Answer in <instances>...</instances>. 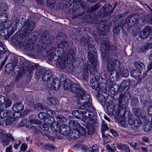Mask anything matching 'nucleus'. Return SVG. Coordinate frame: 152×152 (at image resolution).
<instances>
[{"instance_id":"nucleus-1","label":"nucleus","mask_w":152,"mask_h":152,"mask_svg":"<svg viewBox=\"0 0 152 152\" xmlns=\"http://www.w3.org/2000/svg\"><path fill=\"white\" fill-rule=\"evenodd\" d=\"M89 71L91 75L90 76V83L91 86L92 88L97 91V93L98 94L99 96L98 99L99 102L102 104L103 106L105 105L106 102V99L105 96L100 94H99L100 92V85L97 81L99 78V76L97 74L96 67H92L90 68Z\"/></svg>"},{"instance_id":"nucleus-2","label":"nucleus","mask_w":152,"mask_h":152,"mask_svg":"<svg viewBox=\"0 0 152 152\" xmlns=\"http://www.w3.org/2000/svg\"><path fill=\"white\" fill-rule=\"evenodd\" d=\"M72 114L73 116L78 118H80L81 116L84 117L82 121L86 124L90 125L93 123L94 119L92 118L94 115V112L86 110H75L72 112Z\"/></svg>"},{"instance_id":"nucleus-3","label":"nucleus","mask_w":152,"mask_h":152,"mask_svg":"<svg viewBox=\"0 0 152 152\" xmlns=\"http://www.w3.org/2000/svg\"><path fill=\"white\" fill-rule=\"evenodd\" d=\"M118 59L113 58L109 59L107 62V69L110 72V76L113 75L116 76L118 75V69L121 66Z\"/></svg>"},{"instance_id":"nucleus-4","label":"nucleus","mask_w":152,"mask_h":152,"mask_svg":"<svg viewBox=\"0 0 152 152\" xmlns=\"http://www.w3.org/2000/svg\"><path fill=\"white\" fill-rule=\"evenodd\" d=\"M90 97V96L88 94L82 96L78 97L79 98L78 102L80 104L82 105L80 107V109L81 110H88L94 112V109L90 102H89Z\"/></svg>"},{"instance_id":"nucleus-5","label":"nucleus","mask_w":152,"mask_h":152,"mask_svg":"<svg viewBox=\"0 0 152 152\" xmlns=\"http://www.w3.org/2000/svg\"><path fill=\"white\" fill-rule=\"evenodd\" d=\"M88 49L89 52L88 55V58L90 61L91 67H96L97 64V53L94 46L92 45L88 44Z\"/></svg>"},{"instance_id":"nucleus-6","label":"nucleus","mask_w":152,"mask_h":152,"mask_svg":"<svg viewBox=\"0 0 152 152\" xmlns=\"http://www.w3.org/2000/svg\"><path fill=\"white\" fill-rule=\"evenodd\" d=\"M102 43L100 46L101 50L103 57L107 59L108 57V54L106 49L109 50H114L115 46L114 44H110L108 40H102L101 41Z\"/></svg>"},{"instance_id":"nucleus-7","label":"nucleus","mask_w":152,"mask_h":152,"mask_svg":"<svg viewBox=\"0 0 152 152\" xmlns=\"http://www.w3.org/2000/svg\"><path fill=\"white\" fill-rule=\"evenodd\" d=\"M23 45L26 51L28 52H34L39 55L45 47L44 45H34L32 43H29V41L23 43Z\"/></svg>"},{"instance_id":"nucleus-8","label":"nucleus","mask_w":152,"mask_h":152,"mask_svg":"<svg viewBox=\"0 0 152 152\" xmlns=\"http://www.w3.org/2000/svg\"><path fill=\"white\" fill-rule=\"evenodd\" d=\"M140 18L138 15H132L129 18H127L124 23H121L119 25L122 27H125L126 28L128 27L132 28L138 21Z\"/></svg>"},{"instance_id":"nucleus-9","label":"nucleus","mask_w":152,"mask_h":152,"mask_svg":"<svg viewBox=\"0 0 152 152\" xmlns=\"http://www.w3.org/2000/svg\"><path fill=\"white\" fill-rule=\"evenodd\" d=\"M24 24V29L22 34L23 36L25 37L30 35L32 33L35 24L34 22L29 20H27Z\"/></svg>"},{"instance_id":"nucleus-10","label":"nucleus","mask_w":152,"mask_h":152,"mask_svg":"<svg viewBox=\"0 0 152 152\" xmlns=\"http://www.w3.org/2000/svg\"><path fill=\"white\" fill-rule=\"evenodd\" d=\"M91 22L94 24H98L97 28L99 31H104L103 30L104 29L106 31H108L109 29V26L107 24L106 22L102 20L100 17L99 15L96 16V19H94L93 20H92Z\"/></svg>"},{"instance_id":"nucleus-11","label":"nucleus","mask_w":152,"mask_h":152,"mask_svg":"<svg viewBox=\"0 0 152 152\" xmlns=\"http://www.w3.org/2000/svg\"><path fill=\"white\" fill-rule=\"evenodd\" d=\"M71 91L74 94L76 97L82 96L86 94L85 91L81 88V86L77 83H73L71 88Z\"/></svg>"},{"instance_id":"nucleus-12","label":"nucleus","mask_w":152,"mask_h":152,"mask_svg":"<svg viewBox=\"0 0 152 152\" xmlns=\"http://www.w3.org/2000/svg\"><path fill=\"white\" fill-rule=\"evenodd\" d=\"M54 38L51 36H49L47 31H43L41 35L39 42L42 44L49 46L52 42V40Z\"/></svg>"},{"instance_id":"nucleus-13","label":"nucleus","mask_w":152,"mask_h":152,"mask_svg":"<svg viewBox=\"0 0 152 152\" xmlns=\"http://www.w3.org/2000/svg\"><path fill=\"white\" fill-rule=\"evenodd\" d=\"M111 104H108L107 106V112L108 114L112 116L113 115L115 117H116L120 114L121 115L122 114V110H119L118 109L115 110V105L112 103L111 102Z\"/></svg>"},{"instance_id":"nucleus-14","label":"nucleus","mask_w":152,"mask_h":152,"mask_svg":"<svg viewBox=\"0 0 152 152\" xmlns=\"http://www.w3.org/2000/svg\"><path fill=\"white\" fill-rule=\"evenodd\" d=\"M5 26L0 25V36L1 37L5 36L7 38H9L13 34V31L12 28H7Z\"/></svg>"},{"instance_id":"nucleus-15","label":"nucleus","mask_w":152,"mask_h":152,"mask_svg":"<svg viewBox=\"0 0 152 152\" xmlns=\"http://www.w3.org/2000/svg\"><path fill=\"white\" fill-rule=\"evenodd\" d=\"M113 11L112 6L110 4H106L103 6L99 10L101 13L105 16L111 14Z\"/></svg>"},{"instance_id":"nucleus-16","label":"nucleus","mask_w":152,"mask_h":152,"mask_svg":"<svg viewBox=\"0 0 152 152\" xmlns=\"http://www.w3.org/2000/svg\"><path fill=\"white\" fill-rule=\"evenodd\" d=\"M124 96L123 94H121L119 96L118 99H115L114 97V99H115V101H117L118 100V106L120 109V110H122V114L123 115L125 113L126 111V108L127 107L126 105L124 104H122V100L124 98Z\"/></svg>"},{"instance_id":"nucleus-17","label":"nucleus","mask_w":152,"mask_h":152,"mask_svg":"<svg viewBox=\"0 0 152 152\" xmlns=\"http://www.w3.org/2000/svg\"><path fill=\"white\" fill-rule=\"evenodd\" d=\"M151 32V28L149 26H146L140 31L139 36L142 39H146L150 34Z\"/></svg>"},{"instance_id":"nucleus-18","label":"nucleus","mask_w":152,"mask_h":152,"mask_svg":"<svg viewBox=\"0 0 152 152\" xmlns=\"http://www.w3.org/2000/svg\"><path fill=\"white\" fill-rule=\"evenodd\" d=\"M56 49L54 48H50L47 51V53L48 54V58L50 60H53L54 61H56L58 56H56Z\"/></svg>"},{"instance_id":"nucleus-19","label":"nucleus","mask_w":152,"mask_h":152,"mask_svg":"<svg viewBox=\"0 0 152 152\" xmlns=\"http://www.w3.org/2000/svg\"><path fill=\"white\" fill-rule=\"evenodd\" d=\"M67 61L64 57H59L56 62L57 66L60 69H64L67 66Z\"/></svg>"},{"instance_id":"nucleus-20","label":"nucleus","mask_w":152,"mask_h":152,"mask_svg":"<svg viewBox=\"0 0 152 152\" xmlns=\"http://www.w3.org/2000/svg\"><path fill=\"white\" fill-rule=\"evenodd\" d=\"M7 14L4 13L0 15V25L6 26L7 28H10L11 25L9 24L7 21Z\"/></svg>"},{"instance_id":"nucleus-21","label":"nucleus","mask_w":152,"mask_h":152,"mask_svg":"<svg viewBox=\"0 0 152 152\" xmlns=\"http://www.w3.org/2000/svg\"><path fill=\"white\" fill-rule=\"evenodd\" d=\"M60 43H58L57 45V47L58 48L57 53L58 54L59 52L61 54L64 52V50L63 47H65L66 48L68 46V44L66 41L64 39Z\"/></svg>"},{"instance_id":"nucleus-22","label":"nucleus","mask_w":152,"mask_h":152,"mask_svg":"<svg viewBox=\"0 0 152 152\" xmlns=\"http://www.w3.org/2000/svg\"><path fill=\"white\" fill-rule=\"evenodd\" d=\"M59 132L60 134L63 135H69L70 132L69 129L67 125L62 124L60 126Z\"/></svg>"},{"instance_id":"nucleus-23","label":"nucleus","mask_w":152,"mask_h":152,"mask_svg":"<svg viewBox=\"0 0 152 152\" xmlns=\"http://www.w3.org/2000/svg\"><path fill=\"white\" fill-rule=\"evenodd\" d=\"M14 140L13 136L11 134H7L5 138L2 139L1 141V144L6 146L9 144V142L12 141Z\"/></svg>"},{"instance_id":"nucleus-24","label":"nucleus","mask_w":152,"mask_h":152,"mask_svg":"<svg viewBox=\"0 0 152 152\" xmlns=\"http://www.w3.org/2000/svg\"><path fill=\"white\" fill-rule=\"evenodd\" d=\"M129 71L126 69H125L124 66H121L119 69H118V74L119 73L122 77H128L129 75Z\"/></svg>"},{"instance_id":"nucleus-25","label":"nucleus","mask_w":152,"mask_h":152,"mask_svg":"<svg viewBox=\"0 0 152 152\" xmlns=\"http://www.w3.org/2000/svg\"><path fill=\"white\" fill-rule=\"evenodd\" d=\"M60 82L63 85L64 88L65 90H68L71 88L72 84L73 83L71 82L69 79H66L62 80V78L60 80Z\"/></svg>"},{"instance_id":"nucleus-26","label":"nucleus","mask_w":152,"mask_h":152,"mask_svg":"<svg viewBox=\"0 0 152 152\" xmlns=\"http://www.w3.org/2000/svg\"><path fill=\"white\" fill-rule=\"evenodd\" d=\"M59 125L58 122H55L54 123H52L50 126V128L53 132H55V134L58 139H60L59 138L58 135V136L57 133L58 132V131L59 130Z\"/></svg>"},{"instance_id":"nucleus-27","label":"nucleus","mask_w":152,"mask_h":152,"mask_svg":"<svg viewBox=\"0 0 152 152\" xmlns=\"http://www.w3.org/2000/svg\"><path fill=\"white\" fill-rule=\"evenodd\" d=\"M24 108V105L20 103H17L13 105V110L15 112H19L23 110Z\"/></svg>"},{"instance_id":"nucleus-28","label":"nucleus","mask_w":152,"mask_h":152,"mask_svg":"<svg viewBox=\"0 0 152 152\" xmlns=\"http://www.w3.org/2000/svg\"><path fill=\"white\" fill-rule=\"evenodd\" d=\"M60 80H59L57 78L53 79V82L51 83V87L55 90L58 89L59 88Z\"/></svg>"},{"instance_id":"nucleus-29","label":"nucleus","mask_w":152,"mask_h":152,"mask_svg":"<svg viewBox=\"0 0 152 152\" xmlns=\"http://www.w3.org/2000/svg\"><path fill=\"white\" fill-rule=\"evenodd\" d=\"M69 135L71 138L75 139L78 138L80 135L77 129H73L72 132H70Z\"/></svg>"},{"instance_id":"nucleus-30","label":"nucleus","mask_w":152,"mask_h":152,"mask_svg":"<svg viewBox=\"0 0 152 152\" xmlns=\"http://www.w3.org/2000/svg\"><path fill=\"white\" fill-rule=\"evenodd\" d=\"M75 53L74 50H70L66 56L67 60L72 62L74 60Z\"/></svg>"},{"instance_id":"nucleus-31","label":"nucleus","mask_w":152,"mask_h":152,"mask_svg":"<svg viewBox=\"0 0 152 152\" xmlns=\"http://www.w3.org/2000/svg\"><path fill=\"white\" fill-rule=\"evenodd\" d=\"M16 119L13 118H6L5 121V124L6 125H12L14 126L17 123Z\"/></svg>"},{"instance_id":"nucleus-32","label":"nucleus","mask_w":152,"mask_h":152,"mask_svg":"<svg viewBox=\"0 0 152 152\" xmlns=\"http://www.w3.org/2000/svg\"><path fill=\"white\" fill-rule=\"evenodd\" d=\"M130 81L129 80L122 81L119 86L120 89H121L122 90H123L127 88L130 85Z\"/></svg>"},{"instance_id":"nucleus-33","label":"nucleus","mask_w":152,"mask_h":152,"mask_svg":"<svg viewBox=\"0 0 152 152\" xmlns=\"http://www.w3.org/2000/svg\"><path fill=\"white\" fill-rule=\"evenodd\" d=\"M52 75V73L50 71H46L45 74L42 77L43 81H46L49 80L50 78Z\"/></svg>"},{"instance_id":"nucleus-34","label":"nucleus","mask_w":152,"mask_h":152,"mask_svg":"<svg viewBox=\"0 0 152 152\" xmlns=\"http://www.w3.org/2000/svg\"><path fill=\"white\" fill-rule=\"evenodd\" d=\"M141 19L143 20V22L145 23H152V15L149 14L146 17L143 15L141 17Z\"/></svg>"},{"instance_id":"nucleus-35","label":"nucleus","mask_w":152,"mask_h":152,"mask_svg":"<svg viewBox=\"0 0 152 152\" xmlns=\"http://www.w3.org/2000/svg\"><path fill=\"white\" fill-rule=\"evenodd\" d=\"M82 77L83 80L88 82V72L87 69L84 68L83 71Z\"/></svg>"},{"instance_id":"nucleus-36","label":"nucleus","mask_w":152,"mask_h":152,"mask_svg":"<svg viewBox=\"0 0 152 152\" xmlns=\"http://www.w3.org/2000/svg\"><path fill=\"white\" fill-rule=\"evenodd\" d=\"M141 71L138 70H133L130 72L131 75L134 78H137L139 77L141 74Z\"/></svg>"},{"instance_id":"nucleus-37","label":"nucleus","mask_w":152,"mask_h":152,"mask_svg":"<svg viewBox=\"0 0 152 152\" xmlns=\"http://www.w3.org/2000/svg\"><path fill=\"white\" fill-rule=\"evenodd\" d=\"M151 48H152V43H146L142 47L141 50L142 52H145Z\"/></svg>"},{"instance_id":"nucleus-38","label":"nucleus","mask_w":152,"mask_h":152,"mask_svg":"<svg viewBox=\"0 0 152 152\" xmlns=\"http://www.w3.org/2000/svg\"><path fill=\"white\" fill-rule=\"evenodd\" d=\"M134 65L138 69L142 70L145 69V66L142 62L139 61H136L134 63Z\"/></svg>"},{"instance_id":"nucleus-39","label":"nucleus","mask_w":152,"mask_h":152,"mask_svg":"<svg viewBox=\"0 0 152 152\" xmlns=\"http://www.w3.org/2000/svg\"><path fill=\"white\" fill-rule=\"evenodd\" d=\"M69 126L73 129H77L80 125L77 121L73 120L69 122Z\"/></svg>"},{"instance_id":"nucleus-40","label":"nucleus","mask_w":152,"mask_h":152,"mask_svg":"<svg viewBox=\"0 0 152 152\" xmlns=\"http://www.w3.org/2000/svg\"><path fill=\"white\" fill-rule=\"evenodd\" d=\"M77 130L78 132H79V134L80 135H81L83 136H84L86 134V131L85 129L81 126L80 125L77 128Z\"/></svg>"},{"instance_id":"nucleus-41","label":"nucleus","mask_w":152,"mask_h":152,"mask_svg":"<svg viewBox=\"0 0 152 152\" xmlns=\"http://www.w3.org/2000/svg\"><path fill=\"white\" fill-rule=\"evenodd\" d=\"M46 108V106H44L40 103L36 104L34 106V108L38 110L45 109Z\"/></svg>"},{"instance_id":"nucleus-42","label":"nucleus","mask_w":152,"mask_h":152,"mask_svg":"<svg viewBox=\"0 0 152 152\" xmlns=\"http://www.w3.org/2000/svg\"><path fill=\"white\" fill-rule=\"evenodd\" d=\"M152 127V124L151 122H148L147 124L143 126V129L145 132H148L150 130Z\"/></svg>"},{"instance_id":"nucleus-43","label":"nucleus","mask_w":152,"mask_h":152,"mask_svg":"<svg viewBox=\"0 0 152 152\" xmlns=\"http://www.w3.org/2000/svg\"><path fill=\"white\" fill-rule=\"evenodd\" d=\"M99 5L97 4H95L93 6L91 7L90 9L88 8V9L87 10L88 13L92 12L98 9L99 8Z\"/></svg>"},{"instance_id":"nucleus-44","label":"nucleus","mask_w":152,"mask_h":152,"mask_svg":"<svg viewBox=\"0 0 152 152\" xmlns=\"http://www.w3.org/2000/svg\"><path fill=\"white\" fill-rule=\"evenodd\" d=\"M72 2L75 1L76 4L77 5H81L82 8L84 9L86 8V3L82 2V0H73Z\"/></svg>"},{"instance_id":"nucleus-45","label":"nucleus","mask_w":152,"mask_h":152,"mask_svg":"<svg viewBox=\"0 0 152 152\" xmlns=\"http://www.w3.org/2000/svg\"><path fill=\"white\" fill-rule=\"evenodd\" d=\"M66 37V35L63 33L60 32L57 34L56 35V39L58 40H60L62 41L64 40Z\"/></svg>"},{"instance_id":"nucleus-46","label":"nucleus","mask_w":152,"mask_h":152,"mask_svg":"<svg viewBox=\"0 0 152 152\" xmlns=\"http://www.w3.org/2000/svg\"><path fill=\"white\" fill-rule=\"evenodd\" d=\"M46 71L44 69H37L36 72L35 73L36 75L39 77L43 75Z\"/></svg>"},{"instance_id":"nucleus-47","label":"nucleus","mask_w":152,"mask_h":152,"mask_svg":"<svg viewBox=\"0 0 152 152\" xmlns=\"http://www.w3.org/2000/svg\"><path fill=\"white\" fill-rule=\"evenodd\" d=\"M58 122L60 123H63L66 121L65 118L63 116L61 115H58L56 118Z\"/></svg>"},{"instance_id":"nucleus-48","label":"nucleus","mask_w":152,"mask_h":152,"mask_svg":"<svg viewBox=\"0 0 152 152\" xmlns=\"http://www.w3.org/2000/svg\"><path fill=\"white\" fill-rule=\"evenodd\" d=\"M134 114L137 117H139L141 115L142 111L140 109L138 108H135L134 109Z\"/></svg>"},{"instance_id":"nucleus-49","label":"nucleus","mask_w":152,"mask_h":152,"mask_svg":"<svg viewBox=\"0 0 152 152\" xmlns=\"http://www.w3.org/2000/svg\"><path fill=\"white\" fill-rule=\"evenodd\" d=\"M9 112H10V111L7 110H4L1 113L0 117L1 118H4L8 115Z\"/></svg>"},{"instance_id":"nucleus-50","label":"nucleus","mask_w":152,"mask_h":152,"mask_svg":"<svg viewBox=\"0 0 152 152\" xmlns=\"http://www.w3.org/2000/svg\"><path fill=\"white\" fill-rule=\"evenodd\" d=\"M55 119L52 116H50L47 118L45 119V121L48 124L51 125L52 123H54Z\"/></svg>"},{"instance_id":"nucleus-51","label":"nucleus","mask_w":152,"mask_h":152,"mask_svg":"<svg viewBox=\"0 0 152 152\" xmlns=\"http://www.w3.org/2000/svg\"><path fill=\"white\" fill-rule=\"evenodd\" d=\"M39 128L42 130L47 131L49 129V126L47 124H40L39 125Z\"/></svg>"},{"instance_id":"nucleus-52","label":"nucleus","mask_w":152,"mask_h":152,"mask_svg":"<svg viewBox=\"0 0 152 152\" xmlns=\"http://www.w3.org/2000/svg\"><path fill=\"white\" fill-rule=\"evenodd\" d=\"M99 148V146L97 144H94L92 146V148H89V152H95V151L98 150Z\"/></svg>"},{"instance_id":"nucleus-53","label":"nucleus","mask_w":152,"mask_h":152,"mask_svg":"<svg viewBox=\"0 0 152 152\" xmlns=\"http://www.w3.org/2000/svg\"><path fill=\"white\" fill-rule=\"evenodd\" d=\"M110 89L112 91H116L120 90V86L118 84H114L111 87Z\"/></svg>"},{"instance_id":"nucleus-54","label":"nucleus","mask_w":152,"mask_h":152,"mask_svg":"<svg viewBox=\"0 0 152 152\" xmlns=\"http://www.w3.org/2000/svg\"><path fill=\"white\" fill-rule=\"evenodd\" d=\"M126 145L124 144L119 143H118L117 145V147L119 150L121 151H124L125 150V148Z\"/></svg>"},{"instance_id":"nucleus-55","label":"nucleus","mask_w":152,"mask_h":152,"mask_svg":"<svg viewBox=\"0 0 152 152\" xmlns=\"http://www.w3.org/2000/svg\"><path fill=\"white\" fill-rule=\"evenodd\" d=\"M47 4L48 6L53 8L55 6V1L53 0H47Z\"/></svg>"},{"instance_id":"nucleus-56","label":"nucleus","mask_w":152,"mask_h":152,"mask_svg":"<svg viewBox=\"0 0 152 152\" xmlns=\"http://www.w3.org/2000/svg\"><path fill=\"white\" fill-rule=\"evenodd\" d=\"M129 145L134 150H138L139 149V147L137 146V142H131L129 143Z\"/></svg>"},{"instance_id":"nucleus-57","label":"nucleus","mask_w":152,"mask_h":152,"mask_svg":"<svg viewBox=\"0 0 152 152\" xmlns=\"http://www.w3.org/2000/svg\"><path fill=\"white\" fill-rule=\"evenodd\" d=\"M101 129L102 132L108 130L109 128L108 127L107 125L105 123L103 122L102 123L101 125Z\"/></svg>"},{"instance_id":"nucleus-58","label":"nucleus","mask_w":152,"mask_h":152,"mask_svg":"<svg viewBox=\"0 0 152 152\" xmlns=\"http://www.w3.org/2000/svg\"><path fill=\"white\" fill-rule=\"evenodd\" d=\"M49 101L50 103L53 105H56L57 104L58 101L57 99L53 98H50L49 99Z\"/></svg>"},{"instance_id":"nucleus-59","label":"nucleus","mask_w":152,"mask_h":152,"mask_svg":"<svg viewBox=\"0 0 152 152\" xmlns=\"http://www.w3.org/2000/svg\"><path fill=\"white\" fill-rule=\"evenodd\" d=\"M88 129V134H92L94 133V128L91 126V127H87Z\"/></svg>"},{"instance_id":"nucleus-60","label":"nucleus","mask_w":152,"mask_h":152,"mask_svg":"<svg viewBox=\"0 0 152 152\" xmlns=\"http://www.w3.org/2000/svg\"><path fill=\"white\" fill-rule=\"evenodd\" d=\"M131 101L132 105L134 106L136 105L138 103V99L136 98H132Z\"/></svg>"},{"instance_id":"nucleus-61","label":"nucleus","mask_w":152,"mask_h":152,"mask_svg":"<svg viewBox=\"0 0 152 152\" xmlns=\"http://www.w3.org/2000/svg\"><path fill=\"white\" fill-rule=\"evenodd\" d=\"M0 46L1 47L3 50H0V54H2L5 53L6 52L5 48L4 47V44L3 43L0 41Z\"/></svg>"},{"instance_id":"nucleus-62","label":"nucleus","mask_w":152,"mask_h":152,"mask_svg":"<svg viewBox=\"0 0 152 152\" xmlns=\"http://www.w3.org/2000/svg\"><path fill=\"white\" fill-rule=\"evenodd\" d=\"M142 123L140 121H135L134 123V125L135 127H138L140 126Z\"/></svg>"},{"instance_id":"nucleus-63","label":"nucleus","mask_w":152,"mask_h":152,"mask_svg":"<svg viewBox=\"0 0 152 152\" xmlns=\"http://www.w3.org/2000/svg\"><path fill=\"white\" fill-rule=\"evenodd\" d=\"M80 42L82 44L86 45L88 42L87 39L84 37H82L80 39Z\"/></svg>"},{"instance_id":"nucleus-64","label":"nucleus","mask_w":152,"mask_h":152,"mask_svg":"<svg viewBox=\"0 0 152 152\" xmlns=\"http://www.w3.org/2000/svg\"><path fill=\"white\" fill-rule=\"evenodd\" d=\"M45 113L43 112H41L39 113L38 115V117L40 119H45Z\"/></svg>"}]
</instances>
